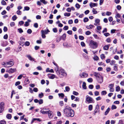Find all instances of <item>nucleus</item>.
Returning a JSON list of instances; mask_svg holds the SVG:
<instances>
[{"label":"nucleus","mask_w":124,"mask_h":124,"mask_svg":"<svg viewBox=\"0 0 124 124\" xmlns=\"http://www.w3.org/2000/svg\"><path fill=\"white\" fill-rule=\"evenodd\" d=\"M64 114L66 116L68 117H73L74 115V110L71 109V108L68 106H66L64 109Z\"/></svg>","instance_id":"obj_1"},{"label":"nucleus","mask_w":124,"mask_h":124,"mask_svg":"<svg viewBox=\"0 0 124 124\" xmlns=\"http://www.w3.org/2000/svg\"><path fill=\"white\" fill-rule=\"evenodd\" d=\"M55 70L57 74L60 78H63L64 76L66 77L67 74L64 70L63 69L58 70V68H55Z\"/></svg>","instance_id":"obj_2"},{"label":"nucleus","mask_w":124,"mask_h":124,"mask_svg":"<svg viewBox=\"0 0 124 124\" xmlns=\"http://www.w3.org/2000/svg\"><path fill=\"white\" fill-rule=\"evenodd\" d=\"M14 64V62L12 61H9L6 62H4V64H2L4 67L9 68L12 66Z\"/></svg>","instance_id":"obj_3"},{"label":"nucleus","mask_w":124,"mask_h":124,"mask_svg":"<svg viewBox=\"0 0 124 124\" xmlns=\"http://www.w3.org/2000/svg\"><path fill=\"white\" fill-rule=\"evenodd\" d=\"M90 45L91 48H95L98 46V43L96 42L93 40H91L90 41Z\"/></svg>","instance_id":"obj_4"},{"label":"nucleus","mask_w":124,"mask_h":124,"mask_svg":"<svg viewBox=\"0 0 124 124\" xmlns=\"http://www.w3.org/2000/svg\"><path fill=\"white\" fill-rule=\"evenodd\" d=\"M86 100L88 103H94V101L92 97L87 95L85 97Z\"/></svg>","instance_id":"obj_5"},{"label":"nucleus","mask_w":124,"mask_h":124,"mask_svg":"<svg viewBox=\"0 0 124 124\" xmlns=\"http://www.w3.org/2000/svg\"><path fill=\"white\" fill-rule=\"evenodd\" d=\"M4 103L1 102L0 103V113H2L4 109Z\"/></svg>","instance_id":"obj_6"},{"label":"nucleus","mask_w":124,"mask_h":124,"mask_svg":"<svg viewBox=\"0 0 124 124\" xmlns=\"http://www.w3.org/2000/svg\"><path fill=\"white\" fill-rule=\"evenodd\" d=\"M100 111V108H99V105L97 104L96 106L95 109L94 111L93 114L95 115L96 113H98Z\"/></svg>","instance_id":"obj_7"},{"label":"nucleus","mask_w":124,"mask_h":124,"mask_svg":"<svg viewBox=\"0 0 124 124\" xmlns=\"http://www.w3.org/2000/svg\"><path fill=\"white\" fill-rule=\"evenodd\" d=\"M114 86V84H111L109 85L108 87L109 88L110 92H113L114 91V89L113 88Z\"/></svg>","instance_id":"obj_8"},{"label":"nucleus","mask_w":124,"mask_h":124,"mask_svg":"<svg viewBox=\"0 0 124 124\" xmlns=\"http://www.w3.org/2000/svg\"><path fill=\"white\" fill-rule=\"evenodd\" d=\"M16 68L15 69H12V68H10L9 70H8L7 71V72L10 73H13L16 71Z\"/></svg>","instance_id":"obj_9"},{"label":"nucleus","mask_w":124,"mask_h":124,"mask_svg":"<svg viewBox=\"0 0 124 124\" xmlns=\"http://www.w3.org/2000/svg\"><path fill=\"white\" fill-rule=\"evenodd\" d=\"M80 76L81 77L84 78L87 77L88 74L85 73L83 72L80 74Z\"/></svg>","instance_id":"obj_10"},{"label":"nucleus","mask_w":124,"mask_h":124,"mask_svg":"<svg viewBox=\"0 0 124 124\" xmlns=\"http://www.w3.org/2000/svg\"><path fill=\"white\" fill-rule=\"evenodd\" d=\"M100 20L98 19H96L95 20V23H94V25L95 26H97L100 24Z\"/></svg>","instance_id":"obj_11"},{"label":"nucleus","mask_w":124,"mask_h":124,"mask_svg":"<svg viewBox=\"0 0 124 124\" xmlns=\"http://www.w3.org/2000/svg\"><path fill=\"white\" fill-rule=\"evenodd\" d=\"M21 40L19 41V42L20 44L21 45V44L25 42V39L23 37H21L20 38Z\"/></svg>","instance_id":"obj_12"},{"label":"nucleus","mask_w":124,"mask_h":124,"mask_svg":"<svg viewBox=\"0 0 124 124\" xmlns=\"http://www.w3.org/2000/svg\"><path fill=\"white\" fill-rule=\"evenodd\" d=\"M27 57H28L29 60L30 61H33L35 62H36L35 59L32 57L30 55H27Z\"/></svg>","instance_id":"obj_13"},{"label":"nucleus","mask_w":124,"mask_h":124,"mask_svg":"<svg viewBox=\"0 0 124 124\" xmlns=\"http://www.w3.org/2000/svg\"><path fill=\"white\" fill-rule=\"evenodd\" d=\"M52 111L50 110H49L47 114H48V115L49 118H51L53 117V116L52 114Z\"/></svg>","instance_id":"obj_14"},{"label":"nucleus","mask_w":124,"mask_h":124,"mask_svg":"<svg viewBox=\"0 0 124 124\" xmlns=\"http://www.w3.org/2000/svg\"><path fill=\"white\" fill-rule=\"evenodd\" d=\"M97 3H93L92 2H90L89 4L91 8L95 6H97Z\"/></svg>","instance_id":"obj_15"},{"label":"nucleus","mask_w":124,"mask_h":124,"mask_svg":"<svg viewBox=\"0 0 124 124\" xmlns=\"http://www.w3.org/2000/svg\"><path fill=\"white\" fill-rule=\"evenodd\" d=\"M49 32L50 31L48 29L47 30H42L41 31V33H42L44 34H47L48 32Z\"/></svg>","instance_id":"obj_16"},{"label":"nucleus","mask_w":124,"mask_h":124,"mask_svg":"<svg viewBox=\"0 0 124 124\" xmlns=\"http://www.w3.org/2000/svg\"><path fill=\"white\" fill-rule=\"evenodd\" d=\"M94 75L97 78H99L101 76L99 74L96 72H94Z\"/></svg>","instance_id":"obj_17"},{"label":"nucleus","mask_w":124,"mask_h":124,"mask_svg":"<svg viewBox=\"0 0 124 124\" xmlns=\"http://www.w3.org/2000/svg\"><path fill=\"white\" fill-rule=\"evenodd\" d=\"M99 79H98V82L100 83H101L103 82V77L102 76L100 77L99 78H98Z\"/></svg>","instance_id":"obj_18"},{"label":"nucleus","mask_w":124,"mask_h":124,"mask_svg":"<svg viewBox=\"0 0 124 124\" xmlns=\"http://www.w3.org/2000/svg\"><path fill=\"white\" fill-rule=\"evenodd\" d=\"M94 27V26L93 25H90L89 26H86V28L88 29H91L92 28Z\"/></svg>","instance_id":"obj_19"},{"label":"nucleus","mask_w":124,"mask_h":124,"mask_svg":"<svg viewBox=\"0 0 124 124\" xmlns=\"http://www.w3.org/2000/svg\"><path fill=\"white\" fill-rule=\"evenodd\" d=\"M48 111L49 110H47L46 111H44V110L41 109L40 111V112L43 114H47Z\"/></svg>","instance_id":"obj_20"},{"label":"nucleus","mask_w":124,"mask_h":124,"mask_svg":"<svg viewBox=\"0 0 124 124\" xmlns=\"http://www.w3.org/2000/svg\"><path fill=\"white\" fill-rule=\"evenodd\" d=\"M66 34L65 33H64L61 37L60 38L61 39H62L63 40H64L66 39Z\"/></svg>","instance_id":"obj_21"},{"label":"nucleus","mask_w":124,"mask_h":124,"mask_svg":"<svg viewBox=\"0 0 124 124\" xmlns=\"http://www.w3.org/2000/svg\"><path fill=\"white\" fill-rule=\"evenodd\" d=\"M8 45V42L6 41H5L2 42L1 44V46H5Z\"/></svg>","instance_id":"obj_22"},{"label":"nucleus","mask_w":124,"mask_h":124,"mask_svg":"<svg viewBox=\"0 0 124 124\" xmlns=\"http://www.w3.org/2000/svg\"><path fill=\"white\" fill-rule=\"evenodd\" d=\"M82 86L83 88L84 89H86L87 87L86 86V84L85 82H83Z\"/></svg>","instance_id":"obj_23"},{"label":"nucleus","mask_w":124,"mask_h":124,"mask_svg":"<svg viewBox=\"0 0 124 124\" xmlns=\"http://www.w3.org/2000/svg\"><path fill=\"white\" fill-rule=\"evenodd\" d=\"M121 16L120 14L118 13H117L116 14V16H115V18L116 19H117L118 18H121Z\"/></svg>","instance_id":"obj_24"},{"label":"nucleus","mask_w":124,"mask_h":124,"mask_svg":"<svg viewBox=\"0 0 124 124\" xmlns=\"http://www.w3.org/2000/svg\"><path fill=\"white\" fill-rule=\"evenodd\" d=\"M109 47L108 45H106L103 47V49L104 50H107L108 49Z\"/></svg>","instance_id":"obj_25"},{"label":"nucleus","mask_w":124,"mask_h":124,"mask_svg":"<svg viewBox=\"0 0 124 124\" xmlns=\"http://www.w3.org/2000/svg\"><path fill=\"white\" fill-rule=\"evenodd\" d=\"M110 108H108L106 110V111L105 113V115H106L108 114V113L109 112L110 110Z\"/></svg>","instance_id":"obj_26"},{"label":"nucleus","mask_w":124,"mask_h":124,"mask_svg":"<svg viewBox=\"0 0 124 124\" xmlns=\"http://www.w3.org/2000/svg\"><path fill=\"white\" fill-rule=\"evenodd\" d=\"M11 114H8L6 116L7 118L8 119H10L11 118Z\"/></svg>","instance_id":"obj_27"},{"label":"nucleus","mask_w":124,"mask_h":124,"mask_svg":"<svg viewBox=\"0 0 124 124\" xmlns=\"http://www.w3.org/2000/svg\"><path fill=\"white\" fill-rule=\"evenodd\" d=\"M93 59L95 61H97L99 59V58L98 57L97 55H95L94 56Z\"/></svg>","instance_id":"obj_28"},{"label":"nucleus","mask_w":124,"mask_h":124,"mask_svg":"<svg viewBox=\"0 0 124 124\" xmlns=\"http://www.w3.org/2000/svg\"><path fill=\"white\" fill-rule=\"evenodd\" d=\"M107 92L105 91H102L101 92V95H104L107 94Z\"/></svg>","instance_id":"obj_29"},{"label":"nucleus","mask_w":124,"mask_h":124,"mask_svg":"<svg viewBox=\"0 0 124 124\" xmlns=\"http://www.w3.org/2000/svg\"><path fill=\"white\" fill-rule=\"evenodd\" d=\"M87 81L89 83H91L93 82V79L92 78H90L87 79Z\"/></svg>","instance_id":"obj_30"},{"label":"nucleus","mask_w":124,"mask_h":124,"mask_svg":"<svg viewBox=\"0 0 124 124\" xmlns=\"http://www.w3.org/2000/svg\"><path fill=\"white\" fill-rule=\"evenodd\" d=\"M58 95L59 96L61 97V98H63L64 96V95L63 93H59Z\"/></svg>","instance_id":"obj_31"},{"label":"nucleus","mask_w":124,"mask_h":124,"mask_svg":"<svg viewBox=\"0 0 124 124\" xmlns=\"http://www.w3.org/2000/svg\"><path fill=\"white\" fill-rule=\"evenodd\" d=\"M44 96L43 93H41L39 94V97L40 98H41Z\"/></svg>","instance_id":"obj_32"},{"label":"nucleus","mask_w":124,"mask_h":124,"mask_svg":"<svg viewBox=\"0 0 124 124\" xmlns=\"http://www.w3.org/2000/svg\"><path fill=\"white\" fill-rule=\"evenodd\" d=\"M111 12L109 11H107L106 13V15L108 16L111 15Z\"/></svg>","instance_id":"obj_33"},{"label":"nucleus","mask_w":124,"mask_h":124,"mask_svg":"<svg viewBox=\"0 0 124 124\" xmlns=\"http://www.w3.org/2000/svg\"><path fill=\"white\" fill-rule=\"evenodd\" d=\"M70 13H65L64 14V16H69L70 15Z\"/></svg>","instance_id":"obj_34"},{"label":"nucleus","mask_w":124,"mask_h":124,"mask_svg":"<svg viewBox=\"0 0 124 124\" xmlns=\"http://www.w3.org/2000/svg\"><path fill=\"white\" fill-rule=\"evenodd\" d=\"M76 7L78 9H79L80 8V5L78 3L76 4L75 5Z\"/></svg>","instance_id":"obj_35"},{"label":"nucleus","mask_w":124,"mask_h":124,"mask_svg":"<svg viewBox=\"0 0 124 124\" xmlns=\"http://www.w3.org/2000/svg\"><path fill=\"white\" fill-rule=\"evenodd\" d=\"M93 109V106L92 105H90L89 106L88 109L89 110L91 111Z\"/></svg>","instance_id":"obj_36"},{"label":"nucleus","mask_w":124,"mask_h":124,"mask_svg":"<svg viewBox=\"0 0 124 124\" xmlns=\"http://www.w3.org/2000/svg\"><path fill=\"white\" fill-rule=\"evenodd\" d=\"M116 90L117 92H119L120 90V87L119 86H118L116 87Z\"/></svg>","instance_id":"obj_37"},{"label":"nucleus","mask_w":124,"mask_h":124,"mask_svg":"<svg viewBox=\"0 0 124 124\" xmlns=\"http://www.w3.org/2000/svg\"><path fill=\"white\" fill-rule=\"evenodd\" d=\"M18 31L20 33H21L23 32V30L21 28L18 29Z\"/></svg>","instance_id":"obj_38"},{"label":"nucleus","mask_w":124,"mask_h":124,"mask_svg":"<svg viewBox=\"0 0 124 124\" xmlns=\"http://www.w3.org/2000/svg\"><path fill=\"white\" fill-rule=\"evenodd\" d=\"M12 18L13 20L15 21L17 19V17L16 15H15L12 17Z\"/></svg>","instance_id":"obj_39"},{"label":"nucleus","mask_w":124,"mask_h":124,"mask_svg":"<svg viewBox=\"0 0 124 124\" xmlns=\"http://www.w3.org/2000/svg\"><path fill=\"white\" fill-rule=\"evenodd\" d=\"M92 12L93 13V14H97V11L96 10H95L94 8H93Z\"/></svg>","instance_id":"obj_40"},{"label":"nucleus","mask_w":124,"mask_h":124,"mask_svg":"<svg viewBox=\"0 0 124 124\" xmlns=\"http://www.w3.org/2000/svg\"><path fill=\"white\" fill-rule=\"evenodd\" d=\"M24 82L26 84H28L29 83L30 81L29 80L28 78H26L24 81Z\"/></svg>","instance_id":"obj_41"},{"label":"nucleus","mask_w":124,"mask_h":124,"mask_svg":"<svg viewBox=\"0 0 124 124\" xmlns=\"http://www.w3.org/2000/svg\"><path fill=\"white\" fill-rule=\"evenodd\" d=\"M65 90L66 91L68 92L70 90V88L68 86L65 87Z\"/></svg>","instance_id":"obj_42"},{"label":"nucleus","mask_w":124,"mask_h":124,"mask_svg":"<svg viewBox=\"0 0 124 124\" xmlns=\"http://www.w3.org/2000/svg\"><path fill=\"white\" fill-rule=\"evenodd\" d=\"M116 108V107L115 105H112L111 107V109L112 110L115 109Z\"/></svg>","instance_id":"obj_43"},{"label":"nucleus","mask_w":124,"mask_h":124,"mask_svg":"<svg viewBox=\"0 0 124 124\" xmlns=\"http://www.w3.org/2000/svg\"><path fill=\"white\" fill-rule=\"evenodd\" d=\"M89 19L87 17H85L84 18V22H86L88 21Z\"/></svg>","instance_id":"obj_44"},{"label":"nucleus","mask_w":124,"mask_h":124,"mask_svg":"<svg viewBox=\"0 0 124 124\" xmlns=\"http://www.w3.org/2000/svg\"><path fill=\"white\" fill-rule=\"evenodd\" d=\"M55 78V75L52 74L51 76L50 77V78L51 79H53Z\"/></svg>","instance_id":"obj_45"},{"label":"nucleus","mask_w":124,"mask_h":124,"mask_svg":"<svg viewBox=\"0 0 124 124\" xmlns=\"http://www.w3.org/2000/svg\"><path fill=\"white\" fill-rule=\"evenodd\" d=\"M30 44V43L29 42L26 41L25 43V46H29Z\"/></svg>","instance_id":"obj_46"},{"label":"nucleus","mask_w":124,"mask_h":124,"mask_svg":"<svg viewBox=\"0 0 124 124\" xmlns=\"http://www.w3.org/2000/svg\"><path fill=\"white\" fill-rule=\"evenodd\" d=\"M116 62V61L114 60H112L110 63V64L111 65H112L114 64Z\"/></svg>","instance_id":"obj_47"},{"label":"nucleus","mask_w":124,"mask_h":124,"mask_svg":"<svg viewBox=\"0 0 124 124\" xmlns=\"http://www.w3.org/2000/svg\"><path fill=\"white\" fill-rule=\"evenodd\" d=\"M94 95L96 96H97L99 95V92L98 91H95L94 92Z\"/></svg>","instance_id":"obj_48"},{"label":"nucleus","mask_w":124,"mask_h":124,"mask_svg":"<svg viewBox=\"0 0 124 124\" xmlns=\"http://www.w3.org/2000/svg\"><path fill=\"white\" fill-rule=\"evenodd\" d=\"M73 94L74 95L76 96L78 95L79 94V93H78L75 91H73Z\"/></svg>","instance_id":"obj_49"},{"label":"nucleus","mask_w":124,"mask_h":124,"mask_svg":"<svg viewBox=\"0 0 124 124\" xmlns=\"http://www.w3.org/2000/svg\"><path fill=\"white\" fill-rule=\"evenodd\" d=\"M29 25V23L28 22H25V23L24 24V26H28Z\"/></svg>","instance_id":"obj_50"},{"label":"nucleus","mask_w":124,"mask_h":124,"mask_svg":"<svg viewBox=\"0 0 124 124\" xmlns=\"http://www.w3.org/2000/svg\"><path fill=\"white\" fill-rule=\"evenodd\" d=\"M40 1L45 4H46L47 3V2L45 0H40Z\"/></svg>","instance_id":"obj_51"},{"label":"nucleus","mask_w":124,"mask_h":124,"mask_svg":"<svg viewBox=\"0 0 124 124\" xmlns=\"http://www.w3.org/2000/svg\"><path fill=\"white\" fill-rule=\"evenodd\" d=\"M32 31L30 29H28L27 31V32L29 34H30L32 33Z\"/></svg>","instance_id":"obj_52"},{"label":"nucleus","mask_w":124,"mask_h":124,"mask_svg":"<svg viewBox=\"0 0 124 124\" xmlns=\"http://www.w3.org/2000/svg\"><path fill=\"white\" fill-rule=\"evenodd\" d=\"M1 4L3 5H6V3L4 0H2L1 1Z\"/></svg>","instance_id":"obj_53"},{"label":"nucleus","mask_w":124,"mask_h":124,"mask_svg":"<svg viewBox=\"0 0 124 124\" xmlns=\"http://www.w3.org/2000/svg\"><path fill=\"white\" fill-rule=\"evenodd\" d=\"M16 13L18 15H21L22 13V12L21 11L18 10L16 11Z\"/></svg>","instance_id":"obj_54"},{"label":"nucleus","mask_w":124,"mask_h":124,"mask_svg":"<svg viewBox=\"0 0 124 124\" xmlns=\"http://www.w3.org/2000/svg\"><path fill=\"white\" fill-rule=\"evenodd\" d=\"M104 35L106 37H107L108 36H109L110 35V34L108 33H104Z\"/></svg>","instance_id":"obj_55"},{"label":"nucleus","mask_w":124,"mask_h":124,"mask_svg":"<svg viewBox=\"0 0 124 124\" xmlns=\"http://www.w3.org/2000/svg\"><path fill=\"white\" fill-rule=\"evenodd\" d=\"M24 10H29L30 9V8L28 6L25 7H24Z\"/></svg>","instance_id":"obj_56"},{"label":"nucleus","mask_w":124,"mask_h":124,"mask_svg":"<svg viewBox=\"0 0 124 124\" xmlns=\"http://www.w3.org/2000/svg\"><path fill=\"white\" fill-rule=\"evenodd\" d=\"M53 31L54 32L56 33L57 31V30L56 28H54L53 29Z\"/></svg>","instance_id":"obj_57"},{"label":"nucleus","mask_w":124,"mask_h":124,"mask_svg":"<svg viewBox=\"0 0 124 124\" xmlns=\"http://www.w3.org/2000/svg\"><path fill=\"white\" fill-rule=\"evenodd\" d=\"M101 57L102 59H104L105 58V56L104 54H102L101 55Z\"/></svg>","instance_id":"obj_58"},{"label":"nucleus","mask_w":124,"mask_h":124,"mask_svg":"<svg viewBox=\"0 0 124 124\" xmlns=\"http://www.w3.org/2000/svg\"><path fill=\"white\" fill-rule=\"evenodd\" d=\"M41 16L39 15H37L36 16V18L37 19H41Z\"/></svg>","instance_id":"obj_59"},{"label":"nucleus","mask_w":124,"mask_h":124,"mask_svg":"<svg viewBox=\"0 0 124 124\" xmlns=\"http://www.w3.org/2000/svg\"><path fill=\"white\" fill-rule=\"evenodd\" d=\"M3 31L4 32H6L8 31V29L6 27L4 26V27Z\"/></svg>","instance_id":"obj_60"},{"label":"nucleus","mask_w":124,"mask_h":124,"mask_svg":"<svg viewBox=\"0 0 124 124\" xmlns=\"http://www.w3.org/2000/svg\"><path fill=\"white\" fill-rule=\"evenodd\" d=\"M6 123V121L3 120H2L0 122V124H5Z\"/></svg>","instance_id":"obj_61"},{"label":"nucleus","mask_w":124,"mask_h":124,"mask_svg":"<svg viewBox=\"0 0 124 124\" xmlns=\"http://www.w3.org/2000/svg\"><path fill=\"white\" fill-rule=\"evenodd\" d=\"M24 23V22L23 21H21L19 22V24L21 26Z\"/></svg>","instance_id":"obj_62"},{"label":"nucleus","mask_w":124,"mask_h":124,"mask_svg":"<svg viewBox=\"0 0 124 124\" xmlns=\"http://www.w3.org/2000/svg\"><path fill=\"white\" fill-rule=\"evenodd\" d=\"M81 45L82 46H85V43L83 42H82L81 43Z\"/></svg>","instance_id":"obj_63"},{"label":"nucleus","mask_w":124,"mask_h":124,"mask_svg":"<svg viewBox=\"0 0 124 124\" xmlns=\"http://www.w3.org/2000/svg\"><path fill=\"white\" fill-rule=\"evenodd\" d=\"M85 34L87 35H88L91 33V32L89 31H88L85 32Z\"/></svg>","instance_id":"obj_64"}]
</instances>
